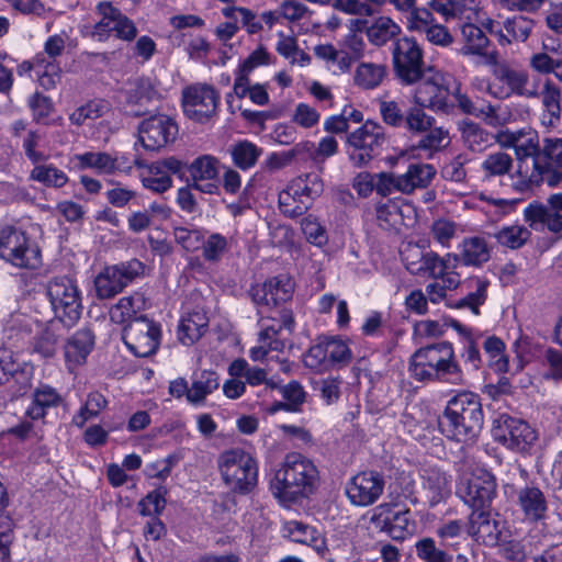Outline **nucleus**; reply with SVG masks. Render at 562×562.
<instances>
[{
  "instance_id": "obj_20",
  "label": "nucleus",
  "mask_w": 562,
  "mask_h": 562,
  "mask_svg": "<svg viewBox=\"0 0 562 562\" xmlns=\"http://www.w3.org/2000/svg\"><path fill=\"white\" fill-rule=\"evenodd\" d=\"M139 140L147 150H159L172 143L178 134L176 122L164 114L144 120L138 130Z\"/></svg>"
},
{
  "instance_id": "obj_54",
  "label": "nucleus",
  "mask_w": 562,
  "mask_h": 562,
  "mask_svg": "<svg viewBox=\"0 0 562 562\" xmlns=\"http://www.w3.org/2000/svg\"><path fill=\"white\" fill-rule=\"evenodd\" d=\"M279 210L291 218L303 215L310 207L291 183L279 193Z\"/></svg>"
},
{
  "instance_id": "obj_57",
  "label": "nucleus",
  "mask_w": 562,
  "mask_h": 562,
  "mask_svg": "<svg viewBox=\"0 0 562 562\" xmlns=\"http://www.w3.org/2000/svg\"><path fill=\"white\" fill-rule=\"evenodd\" d=\"M475 117L483 120L492 127L506 125L510 120V113L505 105H493L490 102H481L479 104Z\"/></svg>"
},
{
  "instance_id": "obj_21",
  "label": "nucleus",
  "mask_w": 562,
  "mask_h": 562,
  "mask_svg": "<svg viewBox=\"0 0 562 562\" xmlns=\"http://www.w3.org/2000/svg\"><path fill=\"white\" fill-rule=\"evenodd\" d=\"M294 283L286 276H278L250 288L252 302L258 306L277 307L291 300Z\"/></svg>"
},
{
  "instance_id": "obj_9",
  "label": "nucleus",
  "mask_w": 562,
  "mask_h": 562,
  "mask_svg": "<svg viewBox=\"0 0 562 562\" xmlns=\"http://www.w3.org/2000/svg\"><path fill=\"white\" fill-rule=\"evenodd\" d=\"M0 257L19 268L35 269L41 265L37 245L13 226L0 228Z\"/></svg>"
},
{
  "instance_id": "obj_22",
  "label": "nucleus",
  "mask_w": 562,
  "mask_h": 562,
  "mask_svg": "<svg viewBox=\"0 0 562 562\" xmlns=\"http://www.w3.org/2000/svg\"><path fill=\"white\" fill-rule=\"evenodd\" d=\"M218 160L211 155L195 158L188 167L192 187L206 194L218 193Z\"/></svg>"
},
{
  "instance_id": "obj_7",
  "label": "nucleus",
  "mask_w": 562,
  "mask_h": 562,
  "mask_svg": "<svg viewBox=\"0 0 562 562\" xmlns=\"http://www.w3.org/2000/svg\"><path fill=\"white\" fill-rule=\"evenodd\" d=\"M493 76L506 88L488 85L487 92L497 99H505L512 94L526 99H539L540 78L531 77L526 70L514 68L507 64H494Z\"/></svg>"
},
{
  "instance_id": "obj_48",
  "label": "nucleus",
  "mask_w": 562,
  "mask_h": 562,
  "mask_svg": "<svg viewBox=\"0 0 562 562\" xmlns=\"http://www.w3.org/2000/svg\"><path fill=\"white\" fill-rule=\"evenodd\" d=\"M490 281L485 278L475 277L468 281V286L471 291L461 300L458 301L456 307H468L475 316L480 315V306L483 305L487 299V288Z\"/></svg>"
},
{
  "instance_id": "obj_2",
  "label": "nucleus",
  "mask_w": 562,
  "mask_h": 562,
  "mask_svg": "<svg viewBox=\"0 0 562 562\" xmlns=\"http://www.w3.org/2000/svg\"><path fill=\"white\" fill-rule=\"evenodd\" d=\"M318 484L319 472L314 462L301 453L291 452L276 471L270 490L281 502L291 503L312 495Z\"/></svg>"
},
{
  "instance_id": "obj_26",
  "label": "nucleus",
  "mask_w": 562,
  "mask_h": 562,
  "mask_svg": "<svg viewBox=\"0 0 562 562\" xmlns=\"http://www.w3.org/2000/svg\"><path fill=\"white\" fill-rule=\"evenodd\" d=\"M463 46L460 54L463 56H480L485 58L487 64H496L497 53L490 50L491 42L484 31L471 23L464 24L461 29Z\"/></svg>"
},
{
  "instance_id": "obj_5",
  "label": "nucleus",
  "mask_w": 562,
  "mask_h": 562,
  "mask_svg": "<svg viewBox=\"0 0 562 562\" xmlns=\"http://www.w3.org/2000/svg\"><path fill=\"white\" fill-rule=\"evenodd\" d=\"M46 294L55 317L66 327H72L81 316V295L77 283L69 277H56L46 284Z\"/></svg>"
},
{
  "instance_id": "obj_47",
  "label": "nucleus",
  "mask_w": 562,
  "mask_h": 562,
  "mask_svg": "<svg viewBox=\"0 0 562 562\" xmlns=\"http://www.w3.org/2000/svg\"><path fill=\"white\" fill-rule=\"evenodd\" d=\"M30 179L45 187L60 189L69 181L65 171L53 164L36 162L30 172Z\"/></svg>"
},
{
  "instance_id": "obj_17",
  "label": "nucleus",
  "mask_w": 562,
  "mask_h": 562,
  "mask_svg": "<svg viewBox=\"0 0 562 562\" xmlns=\"http://www.w3.org/2000/svg\"><path fill=\"white\" fill-rule=\"evenodd\" d=\"M183 111L186 115L199 123L212 119L220 104V93L206 83H196L183 90Z\"/></svg>"
},
{
  "instance_id": "obj_63",
  "label": "nucleus",
  "mask_w": 562,
  "mask_h": 562,
  "mask_svg": "<svg viewBox=\"0 0 562 562\" xmlns=\"http://www.w3.org/2000/svg\"><path fill=\"white\" fill-rule=\"evenodd\" d=\"M142 183L153 192L164 193L172 187V179L166 171H161L159 167L151 164L147 172L142 175Z\"/></svg>"
},
{
  "instance_id": "obj_32",
  "label": "nucleus",
  "mask_w": 562,
  "mask_h": 562,
  "mask_svg": "<svg viewBox=\"0 0 562 562\" xmlns=\"http://www.w3.org/2000/svg\"><path fill=\"white\" fill-rule=\"evenodd\" d=\"M147 306V301L142 292L135 291L130 295L121 297L109 310V316L114 324L131 323L137 317V314L144 311Z\"/></svg>"
},
{
  "instance_id": "obj_49",
  "label": "nucleus",
  "mask_w": 562,
  "mask_h": 562,
  "mask_svg": "<svg viewBox=\"0 0 562 562\" xmlns=\"http://www.w3.org/2000/svg\"><path fill=\"white\" fill-rule=\"evenodd\" d=\"M110 103L103 99L90 100L78 106L69 114V121L76 126H82L89 121L102 117L110 111Z\"/></svg>"
},
{
  "instance_id": "obj_37",
  "label": "nucleus",
  "mask_w": 562,
  "mask_h": 562,
  "mask_svg": "<svg viewBox=\"0 0 562 562\" xmlns=\"http://www.w3.org/2000/svg\"><path fill=\"white\" fill-rule=\"evenodd\" d=\"M23 66H27V70H32L37 78L40 85L49 90L59 82L61 69L57 59L46 58L45 54H36L32 61H24Z\"/></svg>"
},
{
  "instance_id": "obj_41",
  "label": "nucleus",
  "mask_w": 562,
  "mask_h": 562,
  "mask_svg": "<svg viewBox=\"0 0 562 562\" xmlns=\"http://www.w3.org/2000/svg\"><path fill=\"white\" fill-rule=\"evenodd\" d=\"M228 373L233 378L244 376L249 385L256 386L265 384L267 387L274 390L279 387V381L274 378H268V372L265 369L250 367L245 359L234 360L228 368Z\"/></svg>"
},
{
  "instance_id": "obj_44",
  "label": "nucleus",
  "mask_w": 562,
  "mask_h": 562,
  "mask_svg": "<svg viewBox=\"0 0 562 562\" xmlns=\"http://www.w3.org/2000/svg\"><path fill=\"white\" fill-rule=\"evenodd\" d=\"M220 386L218 375L213 371L204 370L192 379L188 402L192 405H201L207 395Z\"/></svg>"
},
{
  "instance_id": "obj_28",
  "label": "nucleus",
  "mask_w": 562,
  "mask_h": 562,
  "mask_svg": "<svg viewBox=\"0 0 562 562\" xmlns=\"http://www.w3.org/2000/svg\"><path fill=\"white\" fill-rule=\"evenodd\" d=\"M517 506L524 519L530 522L541 521L547 517L548 502L543 492L536 486H525L517 492Z\"/></svg>"
},
{
  "instance_id": "obj_39",
  "label": "nucleus",
  "mask_w": 562,
  "mask_h": 562,
  "mask_svg": "<svg viewBox=\"0 0 562 562\" xmlns=\"http://www.w3.org/2000/svg\"><path fill=\"white\" fill-rule=\"evenodd\" d=\"M94 346V336L90 329L76 331L65 346V358L69 367L82 364Z\"/></svg>"
},
{
  "instance_id": "obj_13",
  "label": "nucleus",
  "mask_w": 562,
  "mask_h": 562,
  "mask_svg": "<svg viewBox=\"0 0 562 562\" xmlns=\"http://www.w3.org/2000/svg\"><path fill=\"white\" fill-rule=\"evenodd\" d=\"M457 494L473 510L485 509L496 495L495 477L486 470L476 469L461 479Z\"/></svg>"
},
{
  "instance_id": "obj_42",
  "label": "nucleus",
  "mask_w": 562,
  "mask_h": 562,
  "mask_svg": "<svg viewBox=\"0 0 562 562\" xmlns=\"http://www.w3.org/2000/svg\"><path fill=\"white\" fill-rule=\"evenodd\" d=\"M209 325V318L203 311H193L183 316L178 327L179 340L191 346L198 341L205 333Z\"/></svg>"
},
{
  "instance_id": "obj_31",
  "label": "nucleus",
  "mask_w": 562,
  "mask_h": 562,
  "mask_svg": "<svg viewBox=\"0 0 562 562\" xmlns=\"http://www.w3.org/2000/svg\"><path fill=\"white\" fill-rule=\"evenodd\" d=\"M450 477L436 468L425 469L422 474V487L430 506L445 501L451 493Z\"/></svg>"
},
{
  "instance_id": "obj_50",
  "label": "nucleus",
  "mask_w": 562,
  "mask_h": 562,
  "mask_svg": "<svg viewBox=\"0 0 562 562\" xmlns=\"http://www.w3.org/2000/svg\"><path fill=\"white\" fill-rule=\"evenodd\" d=\"M386 75L383 64L361 63L353 76L355 85L362 89H374L381 85Z\"/></svg>"
},
{
  "instance_id": "obj_23",
  "label": "nucleus",
  "mask_w": 562,
  "mask_h": 562,
  "mask_svg": "<svg viewBox=\"0 0 562 562\" xmlns=\"http://www.w3.org/2000/svg\"><path fill=\"white\" fill-rule=\"evenodd\" d=\"M258 325V342L267 344L272 350L279 351L284 348V342L279 337L280 333L284 329L291 334L294 330L295 322L292 311L282 308L279 312V318L261 317Z\"/></svg>"
},
{
  "instance_id": "obj_36",
  "label": "nucleus",
  "mask_w": 562,
  "mask_h": 562,
  "mask_svg": "<svg viewBox=\"0 0 562 562\" xmlns=\"http://www.w3.org/2000/svg\"><path fill=\"white\" fill-rule=\"evenodd\" d=\"M469 535L486 546L497 543L499 530L495 520L484 509L473 510L469 519Z\"/></svg>"
},
{
  "instance_id": "obj_24",
  "label": "nucleus",
  "mask_w": 562,
  "mask_h": 562,
  "mask_svg": "<svg viewBox=\"0 0 562 562\" xmlns=\"http://www.w3.org/2000/svg\"><path fill=\"white\" fill-rule=\"evenodd\" d=\"M351 26L357 31H366L368 41L375 46H383L401 34V26L387 15L375 18L370 25L362 19L350 21Z\"/></svg>"
},
{
  "instance_id": "obj_58",
  "label": "nucleus",
  "mask_w": 562,
  "mask_h": 562,
  "mask_svg": "<svg viewBox=\"0 0 562 562\" xmlns=\"http://www.w3.org/2000/svg\"><path fill=\"white\" fill-rule=\"evenodd\" d=\"M426 108L415 105L409 108L405 113V123L402 127L412 134H424L435 123V117L425 112Z\"/></svg>"
},
{
  "instance_id": "obj_30",
  "label": "nucleus",
  "mask_w": 562,
  "mask_h": 562,
  "mask_svg": "<svg viewBox=\"0 0 562 562\" xmlns=\"http://www.w3.org/2000/svg\"><path fill=\"white\" fill-rule=\"evenodd\" d=\"M412 212L413 209L409 204L387 200L376 204L375 220L378 225L385 231L400 229L401 226H408L406 218H409Z\"/></svg>"
},
{
  "instance_id": "obj_27",
  "label": "nucleus",
  "mask_w": 562,
  "mask_h": 562,
  "mask_svg": "<svg viewBox=\"0 0 562 562\" xmlns=\"http://www.w3.org/2000/svg\"><path fill=\"white\" fill-rule=\"evenodd\" d=\"M524 218L535 231L548 229L554 235L562 234V214L553 213L543 203L533 201L524 210Z\"/></svg>"
},
{
  "instance_id": "obj_56",
  "label": "nucleus",
  "mask_w": 562,
  "mask_h": 562,
  "mask_svg": "<svg viewBox=\"0 0 562 562\" xmlns=\"http://www.w3.org/2000/svg\"><path fill=\"white\" fill-rule=\"evenodd\" d=\"M530 236V231L521 225L504 226L494 234V238L499 245L510 249L522 247Z\"/></svg>"
},
{
  "instance_id": "obj_34",
  "label": "nucleus",
  "mask_w": 562,
  "mask_h": 562,
  "mask_svg": "<svg viewBox=\"0 0 562 562\" xmlns=\"http://www.w3.org/2000/svg\"><path fill=\"white\" fill-rule=\"evenodd\" d=\"M283 530L289 539L308 546L319 554H323L327 549L324 536L313 526L291 520L284 524Z\"/></svg>"
},
{
  "instance_id": "obj_46",
  "label": "nucleus",
  "mask_w": 562,
  "mask_h": 562,
  "mask_svg": "<svg viewBox=\"0 0 562 562\" xmlns=\"http://www.w3.org/2000/svg\"><path fill=\"white\" fill-rule=\"evenodd\" d=\"M79 169H94L100 173L111 175L116 168V158L104 151H87L74 156Z\"/></svg>"
},
{
  "instance_id": "obj_64",
  "label": "nucleus",
  "mask_w": 562,
  "mask_h": 562,
  "mask_svg": "<svg viewBox=\"0 0 562 562\" xmlns=\"http://www.w3.org/2000/svg\"><path fill=\"white\" fill-rule=\"evenodd\" d=\"M459 225L448 218L440 217L432 222L430 226V236L442 247H450L451 240L457 237Z\"/></svg>"
},
{
  "instance_id": "obj_55",
  "label": "nucleus",
  "mask_w": 562,
  "mask_h": 562,
  "mask_svg": "<svg viewBox=\"0 0 562 562\" xmlns=\"http://www.w3.org/2000/svg\"><path fill=\"white\" fill-rule=\"evenodd\" d=\"M278 390L285 402H279L276 404L273 411L285 409L296 412L304 404L306 400V392L297 381H291L286 385H280Z\"/></svg>"
},
{
  "instance_id": "obj_19",
  "label": "nucleus",
  "mask_w": 562,
  "mask_h": 562,
  "mask_svg": "<svg viewBox=\"0 0 562 562\" xmlns=\"http://www.w3.org/2000/svg\"><path fill=\"white\" fill-rule=\"evenodd\" d=\"M384 476L375 471H363L350 479L346 494L355 506L366 507L374 504L383 494Z\"/></svg>"
},
{
  "instance_id": "obj_40",
  "label": "nucleus",
  "mask_w": 562,
  "mask_h": 562,
  "mask_svg": "<svg viewBox=\"0 0 562 562\" xmlns=\"http://www.w3.org/2000/svg\"><path fill=\"white\" fill-rule=\"evenodd\" d=\"M436 171L428 164H411L404 173L397 175L400 179V193L409 194L416 189L426 188L432 180Z\"/></svg>"
},
{
  "instance_id": "obj_61",
  "label": "nucleus",
  "mask_w": 562,
  "mask_h": 562,
  "mask_svg": "<svg viewBox=\"0 0 562 562\" xmlns=\"http://www.w3.org/2000/svg\"><path fill=\"white\" fill-rule=\"evenodd\" d=\"M379 113L382 121L392 127H402L405 123V111L401 101L391 99H379L378 100Z\"/></svg>"
},
{
  "instance_id": "obj_3",
  "label": "nucleus",
  "mask_w": 562,
  "mask_h": 562,
  "mask_svg": "<svg viewBox=\"0 0 562 562\" xmlns=\"http://www.w3.org/2000/svg\"><path fill=\"white\" fill-rule=\"evenodd\" d=\"M484 423L482 404L477 394L461 392L447 404L439 426L442 434L459 442H473Z\"/></svg>"
},
{
  "instance_id": "obj_43",
  "label": "nucleus",
  "mask_w": 562,
  "mask_h": 562,
  "mask_svg": "<svg viewBox=\"0 0 562 562\" xmlns=\"http://www.w3.org/2000/svg\"><path fill=\"white\" fill-rule=\"evenodd\" d=\"M505 32H498V43L508 45L513 42H525L529 37L535 21L526 15L517 14L507 18L503 23Z\"/></svg>"
},
{
  "instance_id": "obj_1",
  "label": "nucleus",
  "mask_w": 562,
  "mask_h": 562,
  "mask_svg": "<svg viewBox=\"0 0 562 562\" xmlns=\"http://www.w3.org/2000/svg\"><path fill=\"white\" fill-rule=\"evenodd\" d=\"M411 376L419 382L465 383L464 373L456 359L452 344L440 341L417 349L409 359Z\"/></svg>"
},
{
  "instance_id": "obj_62",
  "label": "nucleus",
  "mask_w": 562,
  "mask_h": 562,
  "mask_svg": "<svg viewBox=\"0 0 562 562\" xmlns=\"http://www.w3.org/2000/svg\"><path fill=\"white\" fill-rule=\"evenodd\" d=\"M328 369L336 364H347L351 361L352 353L347 342L335 337H325Z\"/></svg>"
},
{
  "instance_id": "obj_45",
  "label": "nucleus",
  "mask_w": 562,
  "mask_h": 562,
  "mask_svg": "<svg viewBox=\"0 0 562 562\" xmlns=\"http://www.w3.org/2000/svg\"><path fill=\"white\" fill-rule=\"evenodd\" d=\"M464 146L474 153H482L493 140V136L477 123L463 121L460 125Z\"/></svg>"
},
{
  "instance_id": "obj_53",
  "label": "nucleus",
  "mask_w": 562,
  "mask_h": 562,
  "mask_svg": "<svg viewBox=\"0 0 562 562\" xmlns=\"http://www.w3.org/2000/svg\"><path fill=\"white\" fill-rule=\"evenodd\" d=\"M513 158L509 154L498 150L488 154L481 162V170L485 179L503 177L513 168Z\"/></svg>"
},
{
  "instance_id": "obj_12",
  "label": "nucleus",
  "mask_w": 562,
  "mask_h": 562,
  "mask_svg": "<svg viewBox=\"0 0 562 562\" xmlns=\"http://www.w3.org/2000/svg\"><path fill=\"white\" fill-rule=\"evenodd\" d=\"M143 272L144 265L137 259L105 267L94 278L97 297L108 300L115 296Z\"/></svg>"
},
{
  "instance_id": "obj_6",
  "label": "nucleus",
  "mask_w": 562,
  "mask_h": 562,
  "mask_svg": "<svg viewBox=\"0 0 562 562\" xmlns=\"http://www.w3.org/2000/svg\"><path fill=\"white\" fill-rule=\"evenodd\" d=\"M389 137L385 128L374 121H366L347 136L348 157L351 164L361 168L379 156Z\"/></svg>"
},
{
  "instance_id": "obj_4",
  "label": "nucleus",
  "mask_w": 562,
  "mask_h": 562,
  "mask_svg": "<svg viewBox=\"0 0 562 562\" xmlns=\"http://www.w3.org/2000/svg\"><path fill=\"white\" fill-rule=\"evenodd\" d=\"M217 463L222 480L232 492L248 494L257 486L258 464L250 453L241 449L226 450Z\"/></svg>"
},
{
  "instance_id": "obj_59",
  "label": "nucleus",
  "mask_w": 562,
  "mask_h": 562,
  "mask_svg": "<svg viewBox=\"0 0 562 562\" xmlns=\"http://www.w3.org/2000/svg\"><path fill=\"white\" fill-rule=\"evenodd\" d=\"M485 353L488 356L490 367L499 373L508 371V359L504 355L505 344L499 338L492 336L485 339L483 345Z\"/></svg>"
},
{
  "instance_id": "obj_10",
  "label": "nucleus",
  "mask_w": 562,
  "mask_h": 562,
  "mask_svg": "<svg viewBox=\"0 0 562 562\" xmlns=\"http://www.w3.org/2000/svg\"><path fill=\"white\" fill-rule=\"evenodd\" d=\"M508 143L514 147L517 157L518 187L529 189V182L535 181V178L540 175L536 171L535 166L540 155L542 140L537 131L528 130L512 134Z\"/></svg>"
},
{
  "instance_id": "obj_18",
  "label": "nucleus",
  "mask_w": 562,
  "mask_h": 562,
  "mask_svg": "<svg viewBox=\"0 0 562 562\" xmlns=\"http://www.w3.org/2000/svg\"><path fill=\"white\" fill-rule=\"evenodd\" d=\"M495 438L507 448L518 451H528L537 441V431L525 420L502 415L494 429Z\"/></svg>"
},
{
  "instance_id": "obj_51",
  "label": "nucleus",
  "mask_w": 562,
  "mask_h": 562,
  "mask_svg": "<svg viewBox=\"0 0 562 562\" xmlns=\"http://www.w3.org/2000/svg\"><path fill=\"white\" fill-rule=\"evenodd\" d=\"M233 162L241 170L252 168L262 155V148L249 140H239L229 149Z\"/></svg>"
},
{
  "instance_id": "obj_29",
  "label": "nucleus",
  "mask_w": 562,
  "mask_h": 562,
  "mask_svg": "<svg viewBox=\"0 0 562 562\" xmlns=\"http://www.w3.org/2000/svg\"><path fill=\"white\" fill-rule=\"evenodd\" d=\"M165 92L166 90L161 88L160 82L156 78L150 77L136 79L124 91L127 103L140 106L159 101L165 97Z\"/></svg>"
},
{
  "instance_id": "obj_11",
  "label": "nucleus",
  "mask_w": 562,
  "mask_h": 562,
  "mask_svg": "<svg viewBox=\"0 0 562 562\" xmlns=\"http://www.w3.org/2000/svg\"><path fill=\"white\" fill-rule=\"evenodd\" d=\"M394 71L402 85L412 86L422 79L424 69V53L414 37L398 38L392 52Z\"/></svg>"
},
{
  "instance_id": "obj_52",
  "label": "nucleus",
  "mask_w": 562,
  "mask_h": 562,
  "mask_svg": "<svg viewBox=\"0 0 562 562\" xmlns=\"http://www.w3.org/2000/svg\"><path fill=\"white\" fill-rule=\"evenodd\" d=\"M300 196H303L305 203L311 207L313 201L318 198L324 190V183L319 175L315 172L299 176L290 181Z\"/></svg>"
},
{
  "instance_id": "obj_15",
  "label": "nucleus",
  "mask_w": 562,
  "mask_h": 562,
  "mask_svg": "<svg viewBox=\"0 0 562 562\" xmlns=\"http://www.w3.org/2000/svg\"><path fill=\"white\" fill-rule=\"evenodd\" d=\"M160 337V326L146 316L135 318L123 330V340L136 357L154 355L159 347Z\"/></svg>"
},
{
  "instance_id": "obj_8",
  "label": "nucleus",
  "mask_w": 562,
  "mask_h": 562,
  "mask_svg": "<svg viewBox=\"0 0 562 562\" xmlns=\"http://www.w3.org/2000/svg\"><path fill=\"white\" fill-rule=\"evenodd\" d=\"M450 81L449 76L429 68L415 83L412 97L414 104L434 112L449 113L453 106L450 100Z\"/></svg>"
},
{
  "instance_id": "obj_16",
  "label": "nucleus",
  "mask_w": 562,
  "mask_h": 562,
  "mask_svg": "<svg viewBox=\"0 0 562 562\" xmlns=\"http://www.w3.org/2000/svg\"><path fill=\"white\" fill-rule=\"evenodd\" d=\"M538 178L529 182V189L546 182L557 187L562 182V137L548 136L542 138V147L535 166Z\"/></svg>"
},
{
  "instance_id": "obj_25",
  "label": "nucleus",
  "mask_w": 562,
  "mask_h": 562,
  "mask_svg": "<svg viewBox=\"0 0 562 562\" xmlns=\"http://www.w3.org/2000/svg\"><path fill=\"white\" fill-rule=\"evenodd\" d=\"M539 98L541 99L540 125L550 131L557 128L562 119L560 89L550 79H546L540 86Z\"/></svg>"
},
{
  "instance_id": "obj_35",
  "label": "nucleus",
  "mask_w": 562,
  "mask_h": 562,
  "mask_svg": "<svg viewBox=\"0 0 562 562\" xmlns=\"http://www.w3.org/2000/svg\"><path fill=\"white\" fill-rule=\"evenodd\" d=\"M11 380L19 384L15 394H23L31 385L30 372L20 368L10 349L0 348V385Z\"/></svg>"
},
{
  "instance_id": "obj_33",
  "label": "nucleus",
  "mask_w": 562,
  "mask_h": 562,
  "mask_svg": "<svg viewBox=\"0 0 562 562\" xmlns=\"http://www.w3.org/2000/svg\"><path fill=\"white\" fill-rule=\"evenodd\" d=\"M63 403V396L56 389L48 384L38 385L32 395V403L25 411V416L31 420L43 419L49 408L58 407Z\"/></svg>"
},
{
  "instance_id": "obj_14",
  "label": "nucleus",
  "mask_w": 562,
  "mask_h": 562,
  "mask_svg": "<svg viewBox=\"0 0 562 562\" xmlns=\"http://www.w3.org/2000/svg\"><path fill=\"white\" fill-rule=\"evenodd\" d=\"M100 20L94 24L92 36L100 42L114 35L116 38L131 42L137 36L135 23L124 15L117 8L109 2H101L97 7Z\"/></svg>"
},
{
  "instance_id": "obj_60",
  "label": "nucleus",
  "mask_w": 562,
  "mask_h": 562,
  "mask_svg": "<svg viewBox=\"0 0 562 562\" xmlns=\"http://www.w3.org/2000/svg\"><path fill=\"white\" fill-rule=\"evenodd\" d=\"M202 255L209 262H218L229 250V240L220 233H212L202 241Z\"/></svg>"
},
{
  "instance_id": "obj_38",
  "label": "nucleus",
  "mask_w": 562,
  "mask_h": 562,
  "mask_svg": "<svg viewBox=\"0 0 562 562\" xmlns=\"http://www.w3.org/2000/svg\"><path fill=\"white\" fill-rule=\"evenodd\" d=\"M459 248L460 260L464 266L481 267L491 258V247L483 236L465 237Z\"/></svg>"
}]
</instances>
